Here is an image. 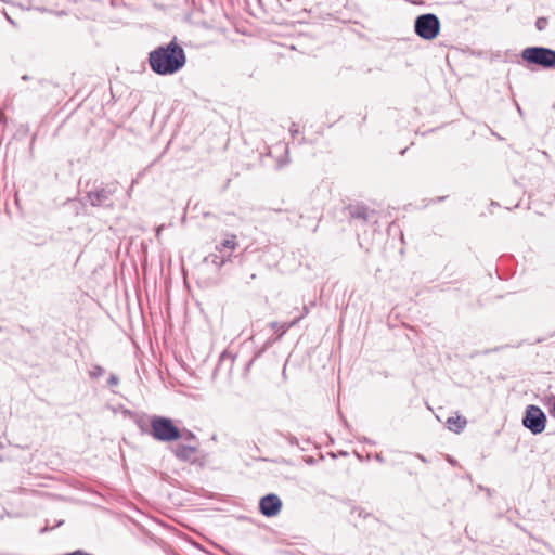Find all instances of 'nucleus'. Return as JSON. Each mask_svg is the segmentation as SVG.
<instances>
[{"mask_svg": "<svg viewBox=\"0 0 555 555\" xmlns=\"http://www.w3.org/2000/svg\"><path fill=\"white\" fill-rule=\"evenodd\" d=\"M186 62L183 49L176 42L158 47L149 55V63L153 72L158 75H172L179 72Z\"/></svg>", "mask_w": 555, "mask_h": 555, "instance_id": "nucleus-1", "label": "nucleus"}, {"mask_svg": "<svg viewBox=\"0 0 555 555\" xmlns=\"http://www.w3.org/2000/svg\"><path fill=\"white\" fill-rule=\"evenodd\" d=\"M545 24H546V20H544V18H539V20L537 21V27H538V29H539V30H542V29L544 28Z\"/></svg>", "mask_w": 555, "mask_h": 555, "instance_id": "nucleus-10", "label": "nucleus"}, {"mask_svg": "<svg viewBox=\"0 0 555 555\" xmlns=\"http://www.w3.org/2000/svg\"><path fill=\"white\" fill-rule=\"evenodd\" d=\"M522 424L532 434H541L545 429L546 416L540 408L529 405L526 410Z\"/></svg>", "mask_w": 555, "mask_h": 555, "instance_id": "nucleus-5", "label": "nucleus"}, {"mask_svg": "<svg viewBox=\"0 0 555 555\" xmlns=\"http://www.w3.org/2000/svg\"><path fill=\"white\" fill-rule=\"evenodd\" d=\"M447 427L455 433H460L466 426V420L460 415L451 416L446 422Z\"/></svg>", "mask_w": 555, "mask_h": 555, "instance_id": "nucleus-7", "label": "nucleus"}, {"mask_svg": "<svg viewBox=\"0 0 555 555\" xmlns=\"http://www.w3.org/2000/svg\"><path fill=\"white\" fill-rule=\"evenodd\" d=\"M236 245V242H235V236H232L230 238H227L222 242V246L225 247V248H230V249H233Z\"/></svg>", "mask_w": 555, "mask_h": 555, "instance_id": "nucleus-9", "label": "nucleus"}, {"mask_svg": "<svg viewBox=\"0 0 555 555\" xmlns=\"http://www.w3.org/2000/svg\"><path fill=\"white\" fill-rule=\"evenodd\" d=\"M153 437L159 441H175L181 437L180 430L170 418L156 416L151 421Z\"/></svg>", "mask_w": 555, "mask_h": 555, "instance_id": "nucleus-2", "label": "nucleus"}, {"mask_svg": "<svg viewBox=\"0 0 555 555\" xmlns=\"http://www.w3.org/2000/svg\"><path fill=\"white\" fill-rule=\"evenodd\" d=\"M522 59L543 67H552L555 65V51L538 47L527 48L522 51Z\"/></svg>", "mask_w": 555, "mask_h": 555, "instance_id": "nucleus-3", "label": "nucleus"}, {"mask_svg": "<svg viewBox=\"0 0 555 555\" xmlns=\"http://www.w3.org/2000/svg\"><path fill=\"white\" fill-rule=\"evenodd\" d=\"M282 502L275 494H268L260 501V511L263 515L272 517L279 514Z\"/></svg>", "mask_w": 555, "mask_h": 555, "instance_id": "nucleus-6", "label": "nucleus"}, {"mask_svg": "<svg viewBox=\"0 0 555 555\" xmlns=\"http://www.w3.org/2000/svg\"><path fill=\"white\" fill-rule=\"evenodd\" d=\"M194 452L195 448L183 444H179L175 449V454L182 460L190 459L194 454Z\"/></svg>", "mask_w": 555, "mask_h": 555, "instance_id": "nucleus-8", "label": "nucleus"}, {"mask_svg": "<svg viewBox=\"0 0 555 555\" xmlns=\"http://www.w3.org/2000/svg\"><path fill=\"white\" fill-rule=\"evenodd\" d=\"M440 28L439 20L433 14H424L415 21L416 34L427 40L437 37Z\"/></svg>", "mask_w": 555, "mask_h": 555, "instance_id": "nucleus-4", "label": "nucleus"}]
</instances>
